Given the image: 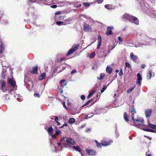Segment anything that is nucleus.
<instances>
[{"label":"nucleus","instance_id":"obj_1","mask_svg":"<svg viewBox=\"0 0 156 156\" xmlns=\"http://www.w3.org/2000/svg\"><path fill=\"white\" fill-rule=\"evenodd\" d=\"M122 18L123 20H128L136 25L139 24V21L138 19L136 17L129 14L125 13L122 16Z\"/></svg>","mask_w":156,"mask_h":156},{"label":"nucleus","instance_id":"obj_2","mask_svg":"<svg viewBox=\"0 0 156 156\" xmlns=\"http://www.w3.org/2000/svg\"><path fill=\"white\" fill-rule=\"evenodd\" d=\"M8 82L9 83L11 86L13 90L17 89V86L16 85V81L13 78H8Z\"/></svg>","mask_w":156,"mask_h":156},{"label":"nucleus","instance_id":"obj_3","mask_svg":"<svg viewBox=\"0 0 156 156\" xmlns=\"http://www.w3.org/2000/svg\"><path fill=\"white\" fill-rule=\"evenodd\" d=\"M131 116L133 120L134 121L137 122L138 124L142 125L144 123V120L142 118L135 117L133 115H132Z\"/></svg>","mask_w":156,"mask_h":156},{"label":"nucleus","instance_id":"obj_4","mask_svg":"<svg viewBox=\"0 0 156 156\" xmlns=\"http://www.w3.org/2000/svg\"><path fill=\"white\" fill-rule=\"evenodd\" d=\"M0 89L3 92H5L7 90H9V89L6 87L5 82L3 80H0Z\"/></svg>","mask_w":156,"mask_h":156},{"label":"nucleus","instance_id":"obj_5","mask_svg":"<svg viewBox=\"0 0 156 156\" xmlns=\"http://www.w3.org/2000/svg\"><path fill=\"white\" fill-rule=\"evenodd\" d=\"M79 46V45L78 44L73 45L72 48L68 51V52L66 54V55L69 56L71 54L74 52L78 49Z\"/></svg>","mask_w":156,"mask_h":156},{"label":"nucleus","instance_id":"obj_6","mask_svg":"<svg viewBox=\"0 0 156 156\" xmlns=\"http://www.w3.org/2000/svg\"><path fill=\"white\" fill-rule=\"evenodd\" d=\"M66 141L68 144V145H66V147L69 148V147L68 146V145H74L75 144V142L74 139L69 137H67L66 138Z\"/></svg>","mask_w":156,"mask_h":156},{"label":"nucleus","instance_id":"obj_7","mask_svg":"<svg viewBox=\"0 0 156 156\" xmlns=\"http://www.w3.org/2000/svg\"><path fill=\"white\" fill-rule=\"evenodd\" d=\"M86 151L88 155L90 156H94L96 154V151L93 150L86 149Z\"/></svg>","mask_w":156,"mask_h":156},{"label":"nucleus","instance_id":"obj_8","mask_svg":"<svg viewBox=\"0 0 156 156\" xmlns=\"http://www.w3.org/2000/svg\"><path fill=\"white\" fill-rule=\"evenodd\" d=\"M83 30L86 32L91 31H92V29L89 25L84 23L83 25Z\"/></svg>","mask_w":156,"mask_h":156},{"label":"nucleus","instance_id":"obj_9","mask_svg":"<svg viewBox=\"0 0 156 156\" xmlns=\"http://www.w3.org/2000/svg\"><path fill=\"white\" fill-rule=\"evenodd\" d=\"M137 81H136V84H139V85H140L142 80V77L140 74L139 73L137 74Z\"/></svg>","mask_w":156,"mask_h":156},{"label":"nucleus","instance_id":"obj_10","mask_svg":"<svg viewBox=\"0 0 156 156\" xmlns=\"http://www.w3.org/2000/svg\"><path fill=\"white\" fill-rule=\"evenodd\" d=\"M112 142V140H109V141H106L103 140L101 141V144L103 146H106L107 145L110 144Z\"/></svg>","mask_w":156,"mask_h":156},{"label":"nucleus","instance_id":"obj_11","mask_svg":"<svg viewBox=\"0 0 156 156\" xmlns=\"http://www.w3.org/2000/svg\"><path fill=\"white\" fill-rule=\"evenodd\" d=\"M130 58L131 60L133 62H136L138 58V56L134 55L133 53L131 52L130 54Z\"/></svg>","mask_w":156,"mask_h":156},{"label":"nucleus","instance_id":"obj_12","mask_svg":"<svg viewBox=\"0 0 156 156\" xmlns=\"http://www.w3.org/2000/svg\"><path fill=\"white\" fill-rule=\"evenodd\" d=\"M154 73L152 72V70L149 71L147 74V80H150L151 77H154Z\"/></svg>","mask_w":156,"mask_h":156},{"label":"nucleus","instance_id":"obj_13","mask_svg":"<svg viewBox=\"0 0 156 156\" xmlns=\"http://www.w3.org/2000/svg\"><path fill=\"white\" fill-rule=\"evenodd\" d=\"M68 146L69 147V148H72L73 149L75 150L76 151H78L80 153H81V151L82 150L80 148V147H79V146H71L70 145H68Z\"/></svg>","mask_w":156,"mask_h":156},{"label":"nucleus","instance_id":"obj_14","mask_svg":"<svg viewBox=\"0 0 156 156\" xmlns=\"http://www.w3.org/2000/svg\"><path fill=\"white\" fill-rule=\"evenodd\" d=\"M113 27H108L107 28V31L106 32V34L107 35H111L112 33V29H113Z\"/></svg>","mask_w":156,"mask_h":156},{"label":"nucleus","instance_id":"obj_15","mask_svg":"<svg viewBox=\"0 0 156 156\" xmlns=\"http://www.w3.org/2000/svg\"><path fill=\"white\" fill-rule=\"evenodd\" d=\"M152 112V110L151 109H149L145 110V115L147 117H150Z\"/></svg>","mask_w":156,"mask_h":156},{"label":"nucleus","instance_id":"obj_16","mask_svg":"<svg viewBox=\"0 0 156 156\" xmlns=\"http://www.w3.org/2000/svg\"><path fill=\"white\" fill-rule=\"evenodd\" d=\"M98 43L97 47V48L98 49H99L100 48V45L102 41L101 37L100 35H98Z\"/></svg>","mask_w":156,"mask_h":156},{"label":"nucleus","instance_id":"obj_17","mask_svg":"<svg viewBox=\"0 0 156 156\" xmlns=\"http://www.w3.org/2000/svg\"><path fill=\"white\" fill-rule=\"evenodd\" d=\"M5 50V46L2 41H0V53L3 52Z\"/></svg>","mask_w":156,"mask_h":156},{"label":"nucleus","instance_id":"obj_18","mask_svg":"<svg viewBox=\"0 0 156 156\" xmlns=\"http://www.w3.org/2000/svg\"><path fill=\"white\" fill-rule=\"evenodd\" d=\"M2 66L3 67V70L2 72V78L4 79V78L5 76L6 75L5 73L6 72V70L5 69L7 68V67H6V66H4L2 64Z\"/></svg>","mask_w":156,"mask_h":156},{"label":"nucleus","instance_id":"obj_19","mask_svg":"<svg viewBox=\"0 0 156 156\" xmlns=\"http://www.w3.org/2000/svg\"><path fill=\"white\" fill-rule=\"evenodd\" d=\"M105 7L108 10L114 9H115V6L111 5H105Z\"/></svg>","mask_w":156,"mask_h":156},{"label":"nucleus","instance_id":"obj_20","mask_svg":"<svg viewBox=\"0 0 156 156\" xmlns=\"http://www.w3.org/2000/svg\"><path fill=\"white\" fill-rule=\"evenodd\" d=\"M53 129L51 126L50 127H48V129L47 130V131L49 135L53 134Z\"/></svg>","mask_w":156,"mask_h":156},{"label":"nucleus","instance_id":"obj_21","mask_svg":"<svg viewBox=\"0 0 156 156\" xmlns=\"http://www.w3.org/2000/svg\"><path fill=\"white\" fill-rule=\"evenodd\" d=\"M106 70L108 74H110L112 73V69L110 66H107Z\"/></svg>","mask_w":156,"mask_h":156},{"label":"nucleus","instance_id":"obj_22","mask_svg":"<svg viewBox=\"0 0 156 156\" xmlns=\"http://www.w3.org/2000/svg\"><path fill=\"white\" fill-rule=\"evenodd\" d=\"M37 67L36 66L33 68V70L31 71V73H34L36 74L37 73Z\"/></svg>","mask_w":156,"mask_h":156},{"label":"nucleus","instance_id":"obj_23","mask_svg":"<svg viewBox=\"0 0 156 156\" xmlns=\"http://www.w3.org/2000/svg\"><path fill=\"white\" fill-rule=\"evenodd\" d=\"M46 76V74L44 73H43L39 77V80H42L44 79Z\"/></svg>","mask_w":156,"mask_h":156},{"label":"nucleus","instance_id":"obj_24","mask_svg":"<svg viewBox=\"0 0 156 156\" xmlns=\"http://www.w3.org/2000/svg\"><path fill=\"white\" fill-rule=\"evenodd\" d=\"M135 85L133 86L131 88H129L127 91V93L128 94L130 93L135 88Z\"/></svg>","mask_w":156,"mask_h":156},{"label":"nucleus","instance_id":"obj_25","mask_svg":"<svg viewBox=\"0 0 156 156\" xmlns=\"http://www.w3.org/2000/svg\"><path fill=\"white\" fill-rule=\"evenodd\" d=\"M98 68V64L97 63H94L92 67V69L93 70H97Z\"/></svg>","mask_w":156,"mask_h":156},{"label":"nucleus","instance_id":"obj_26","mask_svg":"<svg viewBox=\"0 0 156 156\" xmlns=\"http://www.w3.org/2000/svg\"><path fill=\"white\" fill-rule=\"evenodd\" d=\"M132 110H131V113H132V115H134L136 114V111L135 109L134 108V105H133L132 106Z\"/></svg>","mask_w":156,"mask_h":156},{"label":"nucleus","instance_id":"obj_27","mask_svg":"<svg viewBox=\"0 0 156 156\" xmlns=\"http://www.w3.org/2000/svg\"><path fill=\"white\" fill-rule=\"evenodd\" d=\"M124 118L125 120L127 122H128L129 121V119L128 117V116L127 115V114L126 112H125L124 114Z\"/></svg>","mask_w":156,"mask_h":156},{"label":"nucleus","instance_id":"obj_28","mask_svg":"<svg viewBox=\"0 0 156 156\" xmlns=\"http://www.w3.org/2000/svg\"><path fill=\"white\" fill-rule=\"evenodd\" d=\"M105 76V74L104 73H101L100 74V76L99 77L98 76L97 77V78L99 80H101L104 78Z\"/></svg>","mask_w":156,"mask_h":156},{"label":"nucleus","instance_id":"obj_29","mask_svg":"<svg viewBox=\"0 0 156 156\" xmlns=\"http://www.w3.org/2000/svg\"><path fill=\"white\" fill-rule=\"evenodd\" d=\"M56 24L59 26L65 25L66 24L65 22L58 21L56 22Z\"/></svg>","mask_w":156,"mask_h":156},{"label":"nucleus","instance_id":"obj_30","mask_svg":"<svg viewBox=\"0 0 156 156\" xmlns=\"http://www.w3.org/2000/svg\"><path fill=\"white\" fill-rule=\"evenodd\" d=\"M109 83L108 84V85L107 86H106V85H104L103 86V87L102 88V89L101 90V93H103L104 91L107 88V86L109 85Z\"/></svg>","mask_w":156,"mask_h":156},{"label":"nucleus","instance_id":"obj_31","mask_svg":"<svg viewBox=\"0 0 156 156\" xmlns=\"http://www.w3.org/2000/svg\"><path fill=\"white\" fill-rule=\"evenodd\" d=\"M92 101L93 100L92 99H91L90 100H89L84 105L82 106L81 108H83V107L86 106L89 104L90 103L91 101Z\"/></svg>","mask_w":156,"mask_h":156},{"label":"nucleus","instance_id":"obj_32","mask_svg":"<svg viewBox=\"0 0 156 156\" xmlns=\"http://www.w3.org/2000/svg\"><path fill=\"white\" fill-rule=\"evenodd\" d=\"M75 121V119L74 118H70L69 119V123L70 124L73 123Z\"/></svg>","mask_w":156,"mask_h":156},{"label":"nucleus","instance_id":"obj_33","mask_svg":"<svg viewBox=\"0 0 156 156\" xmlns=\"http://www.w3.org/2000/svg\"><path fill=\"white\" fill-rule=\"evenodd\" d=\"M72 20V19H65V20H64L66 21V22H65V23H66V24L69 23L70 21Z\"/></svg>","mask_w":156,"mask_h":156},{"label":"nucleus","instance_id":"obj_34","mask_svg":"<svg viewBox=\"0 0 156 156\" xmlns=\"http://www.w3.org/2000/svg\"><path fill=\"white\" fill-rule=\"evenodd\" d=\"M95 141L96 143V146L100 148L101 147V144L100 143H98L96 140H95Z\"/></svg>","mask_w":156,"mask_h":156},{"label":"nucleus","instance_id":"obj_35","mask_svg":"<svg viewBox=\"0 0 156 156\" xmlns=\"http://www.w3.org/2000/svg\"><path fill=\"white\" fill-rule=\"evenodd\" d=\"M95 56V53L94 52H93L91 53L89 57L90 58H94Z\"/></svg>","mask_w":156,"mask_h":156},{"label":"nucleus","instance_id":"obj_36","mask_svg":"<svg viewBox=\"0 0 156 156\" xmlns=\"http://www.w3.org/2000/svg\"><path fill=\"white\" fill-rule=\"evenodd\" d=\"M148 126L149 127L151 128L156 129V125H154L150 123L149 124Z\"/></svg>","mask_w":156,"mask_h":156},{"label":"nucleus","instance_id":"obj_37","mask_svg":"<svg viewBox=\"0 0 156 156\" xmlns=\"http://www.w3.org/2000/svg\"><path fill=\"white\" fill-rule=\"evenodd\" d=\"M65 81V80H62L60 81V83H61V87H64V86L66 85V84H64V85L63 86L62 83Z\"/></svg>","mask_w":156,"mask_h":156},{"label":"nucleus","instance_id":"obj_38","mask_svg":"<svg viewBox=\"0 0 156 156\" xmlns=\"http://www.w3.org/2000/svg\"><path fill=\"white\" fill-rule=\"evenodd\" d=\"M96 91V90H95L93 91L92 92H91L89 94L92 96H93L95 93Z\"/></svg>","mask_w":156,"mask_h":156},{"label":"nucleus","instance_id":"obj_39","mask_svg":"<svg viewBox=\"0 0 156 156\" xmlns=\"http://www.w3.org/2000/svg\"><path fill=\"white\" fill-rule=\"evenodd\" d=\"M77 72L76 70V69H74L71 71L70 74L73 75L74 73H76Z\"/></svg>","mask_w":156,"mask_h":156},{"label":"nucleus","instance_id":"obj_40","mask_svg":"<svg viewBox=\"0 0 156 156\" xmlns=\"http://www.w3.org/2000/svg\"><path fill=\"white\" fill-rule=\"evenodd\" d=\"M61 131H60L59 130H58L56 131L55 135H58L61 133Z\"/></svg>","mask_w":156,"mask_h":156},{"label":"nucleus","instance_id":"obj_41","mask_svg":"<svg viewBox=\"0 0 156 156\" xmlns=\"http://www.w3.org/2000/svg\"><path fill=\"white\" fill-rule=\"evenodd\" d=\"M103 0H98L95 1L97 2L98 4H101L103 2Z\"/></svg>","mask_w":156,"mask_h":156},{"label":"nucleus","instance_id":"obj_42","mask_svg":"<svg viewBox=\"0 0 156 156\" xmlns=\"http://www.w3.org/2000/svg\"><path fill=\"white\" fill-rule=\"evenodd\" d=\"M125 65L126 67H130V64L128 62H126Z\"/></svg>","mask_w":156,"mask_h":156},{"label":"nucleus","instance_id":"obj_43","mask_svg":"<svg viewBox=\"0 0 156 156\" xmlns=\"http://www.w3.org/2000/svg\"><path fill=\"white\" fill-rule=\"evenodd\" d=\"M115 135L116 138H117L119 136V133L116 130L115 131Z\"/></svg>","mask_w":156,"mask_h":156},{"label":"nucleus","instance_id":"obj_44","mask_svg":"<svg viewBox=\"0 0 156 156\" xmlns=\"http://www.w3.org/2000/svg\"><path fill=\"white\" fill-rule=\"evenodd\" d=\"M68 126V124L67 123H65L64 124H63L62 126L59 127V128H61L64 127V126Z\"/></svg>","mask_w":156,"mask_h":156},{"label":"nucleus","instance_id":"obj_45","mask_svg":"<svg viewBox=\"0 0 156 156\" xmlns=\"http://www.w3.org/2000/svg\"><path fill=\"white\" fill-rule=\"evenodd\" d=\"M90 4L89 3L85 2L84 3V5L86 6H89L90 5Z\"/></svg>","mask_w":156,"mask_h":156},{"label":"nucleus","instance_id":"obj_46","mask_svg":"<svg viewBox=\"0 0 156 156\" xmlns=\"http://www.w3.org/2000/svg\"><path fill=\"white\" fill-rule=\"evenodd\" d=\"M119 76H121L123 75V72L122 71V69H121L120 71L119 72Z\"/></svg>","mask_w":156,"mask_h":156},{"label":"nucleus","instance_id":"obj_47","mask_svg":"<svg viewBox=\"0 0 156 156\" xmlns=\"http://www.w3.org/2000/svg\"><path fill=\"white\" fill-rule=\"evenodd\" d=\"M34 96L35 97H40V95L39 94L36 93L34 94Z\"/></svg>","mask_w":156,"mask_h":156},{"label":"nucleus","instance_id":"obj_48","mask_svg":"<svg viewBox=\"0 0 156 156\" xmlns=\"http://www.w3.org/2000/svg\"><path fill=\"white\" fill-rule=\"evenodd\" d=\"M66 138H67L65 137H62L61 139L60 140V142H62V141L64 140L65 139H66Z\"/></svg>","mask_w":156,"mask_h":156},{"label":"nucleus","instance_id":"obj_49","mask_svg":"<svg viewBox=\"0 0 156 156\" xmlns=\"http://www.w3.org/2000/svg\"><path fill=\"white\" fill-rule=\"evenodd\" d=\"M118 39L119 40V41L121 42H122V41H123V39H122V38L120 37H119L118 38Z\"/></svg>","mask_w":156,"mask_h":156},{"label":"nucleus","instance_id":"obj_50","mask_svg":"<svg viewBox=\"0 0 156 156\" xmlns=\"http://www.w3.org/2000/svg\"><path fill=\"white\" fill-rule=\"evenodd\" d=\"M5 97L6 100H7L9 99V97L8 95L7 94L5 95Z\"/></svg>","mask_w":156,"mask_h":156},{"label":"nucleus","instance_id":"obj_51","mask_svg":"<svg viewBox=\"0 0 156 156\" xmlns=\"http://www.w3.org/2000/svg\"><path fill=\"white\" fill-rule=\"evenodd\" d=\"M80 98L82 100H84L85 99V97L84 95H81Z\"/></svg>","mask_w":156,"mask_h":156},{"label":"nucleus","instance_id":"obj_52","mask_svg":"<svg viewBox=\"0 0 156 156\" xmlns=\"http://www.w3.org/2000/svg\"><path fill=\"white\" fill-rule=\"evenodd\" d=\"M50 136H51V137L53 138H55V134H53V133L52 134H50L49 135Z\"/></svg>","mask_w":156,"mask_h":156},{"label":"nucleus","instance_id":"obj_53","mask_svg":"<svg viewBox=\"0 0 156 156\" xmlns=\"http://www.w3.org/2000/svg\"><path fill=\"white\" fill-rule=\"evenodd\" d=\"M54 117H55V121L56 122L57 121H58V117L57 116H54Z\"/></svg>","mask_w":156,"mask_h":156},{"label":"nucleus","instance_id":"obj_54","mask_svg":"<svg viewBox=\"0 0 156 156\" xmlns=\"http://www.w3.org/2000/svg\"><path fill=\"white\" fill-rule=\"evenodd\" d=\"M62 105H63V107L65 108L66 109H67V108L66 107V106L65 105V102H64L63 103H62Z\"/></svg>","mask_w":156,"mask_h":156},{"label":"nucleus","instance_id":"obj_55","mask_svg":"<svg viewBox=\"0 0 156 156\" xmlns=\"http://www.w3.org/2000/svg\"><path fill=\"white\" fill-rule=\"evenodd\" d=\"M146 66V65L145 64H142L141 66V67L143 69H144L145 67Z\"/></svg>","mask_w":156,"mask_h":156},{"label":"nucleus","instance_id":"obj_56","mask_svg":"<svg viewBox=\"0 0 156 156\" xmlns=\"http://www.w3.org/2000/svg\"><path fill=\"white\" fill-rule=\"evenodd\" d=\"M143 130L146 131L148 132L149 130V129L146 128H143L142 129Z\"/></svg>","mask_w":156,"mask_h":156},{"label":"nucleus","instance_id":"obj_57","mask_svg":"<svg viewBox=\"0 0 156 156\" xmlns=\"http://www.w3.org/2000/svg\"><path fill=\"white\" fill-rule=\"evenodd\" d=\"M60 13H61L60 12H57L55 13V15L56 16L57 15H59L60 14Z\"/></svg>","mask_w":156,"mask_h":156},{"label":"nucleus","instance_id":"obj_58","mask_svg":"<svg viewBox=\"0 0 156 156\" xmlns=\"http://www.w3.org/2000/svg\"><path fill=\"white\" fill-rule=\"evenodd\" d=\"M148 132H153V133H154L155 132V131L154 130V129H149V130L148 131Z\"/></svg>","mask_w":156,"mask_h":156},{"label":"nucleus","instance_id":"obj_59","mask_svg":"<svg viewBox=\"0 0 156 156\" xmlns=\"http://www.w3.org/2000/svg\"><path fill=\"white\" fill-rule=\"evenodd\" d=\"M144 136L145 137H147V139H148L150 140H151V137H150V136H145L144 135Z\"/></svg>","mask_w":156,"mask_h":156},{"label":"nucleus","instance_id":"obj_60","mask_svg":"<svg viewBox=\"0 0 156 156\" xmlns=\"http://www.w3.org/2000/svg\"><path fill=\"white\" fill-rule=\"evenodd\" d=\"M51 7L53 8H55L57 7V5H51Z\"/></svg>","mask_w":156,"mask_h":156},{"label":"nucleus","instance_id":"obj_61","mask_svg":"<svg viewBox=\"0 0 156 156\" xmlns=\"http://www.w3.org/2000/svg\"><path fill=\"white\" fill-rule=\"evenodd\" d=\"M90 115V114H89L88 115H85V116H86V119H87L88 118H89V115Z\"/></svg>","mask_w":156,"mask_h":156},{"label":"nucleus","instance_id":"obj_62","mask_svg":"<svg viewBox=\"0 0 156 156\" xmlns=\"http://www.w3.org/2000/svg\"><path fill=\"white\" fill-rule=\"evenodd\" d=\"M93 115H94V114H93V113H92L90 114V115H89V118H90L92 117Z\"/></svg>","mask_w":156,"mask_h":156},{"label":"nucleus","instance_id":"obj_63","mask_svg":"<svg viewBox=\"0 0 156 156\" xmlns=\"http://www.w3.org/2000/svg\"><path fill=\"white\" fill-rule=\"evenodd\" d=\"M58 17H59V18H61L60 20H61L62 19L63 20L64 19V18H63V16H58Z\"/></svg>","mask_w":156,"mask_h":156},{"label":"nucleus","instance_id":"obj_64","mask_svg":"<svg viewBox=\"0 0 156 156\" xmlns=\"http://www.w3.org/2000/svg\"><path fill=\"white\" fill-rule=\"evenodd\" d=\"M133 126L137 128H138L139 127V126L138 125L133 124Z\"/></svg>","mask_w":156,"mask_h":156}]
</instances>
